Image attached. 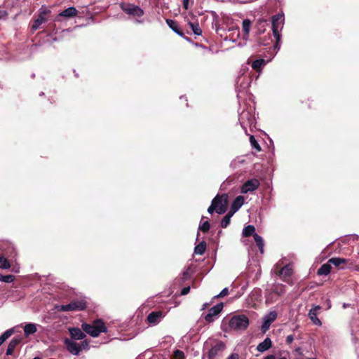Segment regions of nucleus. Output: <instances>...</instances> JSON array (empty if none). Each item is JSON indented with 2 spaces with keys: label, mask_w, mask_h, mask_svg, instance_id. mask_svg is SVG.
Returning <instances> with one entry per match:
<instances>
[{
  "label": "nucleus",
  "mask_w": 359,
  "mask_h": 359,
  "mask_svg": "<svg viewBox=\"0 0 359 359\" xmlns=\"http://www.w3.org/2000/svg\"><path fill=\"white\" fill-rule=\"evenodd\" d=\"M82 330L93 337H96L102 332H107V327L102 319L93 321L92 324L83 323Z\"/></svg>",
  "instance_id": "nucleus-1"
},
{
  "label": "nucleus",
  "mask_w": 359,
  "mask_h": 359,
  "mask_svg": "<svg viewBox=\"0 0 359 359\" xmlns=\"http://www.w3.org/2000/svg\"><path fill=\"white\" fill-rule=\"evenodd\" d=\"M229 325L235 330H244L249 325V319L243 314L234 316L230 319Z\"/></svg>",
  "instance_id": "nucleus-2"
},
{
  "label": "nucleus",
  "mask_w": 359,
  "mask_h": 359,
  "mask_svg": "<svg viewBox=\"0 0 359 359\" xmlns=\"http://www.w3.org/2000/svg\"><path fill=\"white\" fill-rule=\"evenodd\" d=\"M51 11L46 7L42 6L39 11L36 18L33 21L31 26L32 32H34L40 28L41 25L46 22L49 20V15Z\"/></svg>",
  "instance_id": "nucleus-3"
},
{
  "label": "nucleus",
  "mask_w": 359,
  "mask_h": 359,
  "mask_svg": "<svg viewBox=\"0 0 359 359\" xmlns=\"http://www.w3.org/2000/svg\"><path fill=\"white\" fill-rule=\"evenodd\" d=\"M120 7L124 13L133 16L141 17L144 15L143 10L134 4L122 3Z\"/></svg>",
  "instance_id": "nucleus-4"
},
{
  "label": "nucleus",
  "mask_w": 359,
  "mask_h": 359,
  "mask_svg": "<svg viewBox=\"0 0 359 359\" xmlns=\"http://www.w3.org/2000/svg\"><path fill=\"white\" fill-rule=\"evenodd\" d=\"M65 344L67 347V349L69 353H71L73 355H77L80 353V351L82 350V348L85 346H88V342L84 341L81 342V345L69 339H65Z\"/></svg>",
  "instance_id": "nucleus-5"
},
{
  "label": "nucleus",
  "mask_w": 359,
  "mask_h": 359,
  "mask_svg": "<svg viewBox=\"0 0 359 359\" xmlns=\"http://www.w3.org/2000/svg\"><path fill=\"white\" fill-rule=\"evenodd\" d=\"M283 21V16L280 14L275 15L272 17V31L274 37L276 39V47L278 46V42L280 40L279 28Z\"/></svg>",
  "instance_id": "nucleus-6"
},
{
  "label": "nucleus",
  "mask_w": 359,
  "mask_h": 359,
  "mask_svg": "<svg viewBox=\"0 0 359 359\" xmlns=\"http://www.w3.org/2000/svg\"><path fill=\"white\" fill-rule=\"evenodd\" d=\"M215 197H219V202L217 203V214H224L227 210L229 203V196L226 194H217Z\"/></svg>",
  "instance_id": "nucleus-7"
},
{
  "label": "nucleus",
  "mask_w": 359,
  "mask_h": 359,
  "mask_svg": "<svg viewBox=\"0 0 359 359\" xmlns=\"http://www.w3.org/2000/svg\"><path fill=\"white\" fill-rule=\"evenodd\" d=\"M259 184V181L256 178L247 180L241 187V193L247 194L248 192H252L257 189Z\"/></svg>",
  "instance_id": "nucleus-8"
},
{
  "label": "nucleus",
  "mask_w": 359,
  "mask_h": 359,
  "mask_svg": "<svg viewBox=\"0 0 359 359\" xmlns=\"http://www.w3.org/2000/svg\"><path fill=\"white\" fill-rule=\"evenodd\" d=\"M224 307L223 303H219L212 307L208 313L205 316V320L208 323H212L215 320V318L217 317L222 311Z\"/></svg>",
  "instance_id": "nucleus-9"
},
{
  "label": "nucleus",
  "mask_w": 359,
  "mask_h": 359,
  "mask_svg": "<svg viewBox=\"0 0 359 359\" xmlns=\"http://www.w3.org/2000/svg\"><path fill=\"white\" fill-rule=\"evenodd\" d=\"M277 313L276 311L269 312L264 318V322L261 327V330L263 333L269 329L271 324L276 319Z\"/></svg>",
  "instance_id": "nucleus-10"
},
{
  "label": "nucleus",
  "mask_w": 359,
  "mask_h": 359,
  "mask_svg": "<svg viewBox=\"0 0 359 359\" xmlns=\"http://www.w3.org/2000/svg\"><path fill=\"white\" fill-rule=\"evenodd\" d=\"M225 348V344L224 342L219 341L216 343L215 345L212 346V348L209 350L208 354V359H214L219 352H222Z\"/></svg>",
  "instance_id": "nucleus-11"
},
{
  "label": "nucleus",
  "mask_w": 359,
  "mask_h": 359,
  "mask_svg": "<svg viewBox=\"0 0 359 359\" xmlns=\"http://www.w3.org/2000/svg\"><path fill=\"white\" fill-rule=\"evenodd\" d=\"M68 307L69 311H83L87 307V303L83 299H76L68 304Z\"/></svg>",
  "instance_id": "nucleus-12"
},
{
  "label": "nucleus",
  "mask_w": 359,
  "mask_h": 359,
  "mask_svg": "<svg viewBox=\"0 0 359 359\" xmlns=\"http://www.w3.org/2000/svg\"><path fill=\"white\" fill-rule=\"evenodd\" d=\"M164 313L162 311H155L151 312L147 318L149 323L156 325L164 317Z\"/></svg>",
  "instance_id": "nucleus-13"
},
{
  "label": "nucleus",
  "mask_w": 359,
  "mask_h": 359,
  "mask_svg": "<svg viewBox=\"0 0 359 359\" xmlns=\"http://www.w3.org/2000/svg\"><path fill=\"white\" fill-rule=\"evenodd\" d=\"M78 14V11L75 7H69L67 9H65L62 12H60L55 18L56 21H60V18L62 17L65 18H71L76 16Z\"/></svg>",
  "instance_id": "nucleus-14"
},
{
  "label": "nucleus",
  "mask_w": 359,
  "mask_h": 359,
  "mask_svg": "<svg viewBox=\"0 0 359 359\" xmlns=\"http://www.w3.org/2000/svg\"><path fill=\"white\" fill-rule=\"evenodd\" d=\"M320 309L321 307L320 306H315L309 312V316L311 320L313 322V324L318 326L322 325L320 320L317 317L318 312L319 310H320Z\"/></svg>",
  "instance_id": "nucleus-15"
},
{
  "label": "nucleus",
  "mask_w": 359,
  "mask_h": 359,
  "mask_svg": "<svg viewBox=\"0 0 359 359\" xmlns=\"http://www.w3.org/2000/svg\"><path fill=\"white\" fill-rule=\"evenodd\" d=\"M244 201L245 198L243 196H237L233 201L229 211L234 214L243 205Z\"/></svg>",
  "instance_id": "nucleus-16"
},
{
  "label": "nucleus",
  "mask_w": 359,
  "mask_h": 359,
  "mask_svg": "<svg viewBox=\"0 0 359 359\" xmlns=\"http://www.w3.org/2000/svg\"><path fill=\"white\" fill-rule=\"evenodd\" d=\"M348 262V259L340 257H332L329 259V262L331 263V265H334V266L344 269H345V264Z\"/></svg>",
  "instance_id": "nucleus-17"
},
{
  "label": "nucleus",
  "mask_w": 359,
  "mask_h": 359,
  "mask_svg": "<svg viewBox=\"0 0 359 359\" xmlns=\"http://www.w3.org/2000/svg\"><path fill=\"white\" fill-rule=\"evenodd\" d=\"M166 23L169 26V27L172 31H174L176 34H177L178 35H180L181 36H184L183 31L180 29L178 23L175 20H173L171 19H167Z\"/></svg>",
  "instance_id": "nucleus-18"
},
{
  "label": "nucleus",
  "mask_w": 359,
  "mask_h": 359,
  "mask_svg": "<svg viewBox=\"0 0 359 359\" xmlns=\"http://www.w3.org/2000/svg\"><path fill=\"white\" fill-rule=\"evenodd\" d=\"M272 347V341L270 338L266 337L262 342L259 343L257 346L259 352L263 353Z\"/></svg>",
  "instance_id": "nucleus-19"
},
{
  "label": "nucleus",
  "mask_w": 359,
  "mask_h": 359,
  "mask_svg": "<svg viewBox=\"0 0 359 359\" xmlns=\"http://www.w3.org/2000/svg\"><path fill=\"white\" fill-rule=\"evenodd\" d=\"M69 332L73 339H83L86 337V334L78 327L69 328Z\"/></svg>",
  "instance_id": "nucleus-20"
},
{
  "label": "nucleus",
  "mask_w": 359,
  "mask_h": 359,
  "mask_svg": "<svg viewBox=\"0 0 359 359\" xmlns=\"http://www.w3.org/2000/svg\"><path fill=\"white\" fill-rule=\"evenodd\" d=\"M331 266V263H330L328 260L327 263L321 265V266L318 269L317 274L319 276L328 275L330 273L332 269Z\"/></svg>",
  "instance_id": "nucleus-21"
},
{
  "label": "nucleus",
  "mask_w": 359,
  "mask_h": 359,
  "mask_svg": "<svg viewBox=\"0 0 359 359\" xmlns=\"http://www.w3.org/2000/svg\"><path fill=\"white\" fill-rule=\"evenodd\" d=\"M265 65L266 60L263 58H261L254 60L251 64V67L256 72H260L262 71V67Z\"/></svg>",
  "instance_id": "nucleus-22"
},
{
  "label": "nucleus",
  "mask_w": 359,
  "mask_h": 359,
  "mask_svg": "<svg viewBox=\"0 0 359 359\" xmlns=\"http://www.w3.org/2000/svg\"><path fill=\"white\" fill-rule=\"evenodd\" d=\"M313 100H310L309 98L305 99L301 102L299 109L303 111H305L307 109H313L314 107L313 106Z\"/></svg>",
  "instance_id": "nucleus-23"
},
{
  "label": "nucleus",
  "mask_w": 359,
  "mask_h": 359,
  "mask_svg": "<svg viewBox=\"0 0 359 359\" xmlns=\"http://www.w3.org/2000/svg\"><path fill=\"white\" fill-rule=\"evenodd\" d=\"M279 274L283 276V280L285 281L286 278H289L292 274V269L289 265H285L279 271Z\"/></svg>",
  "instance_id": "nucleus-24"
},
{
  "label": "nucleus",
  "mask_w": 359,
  "mask_h": 359,
  "mask_svg": "<svg viewBox=\"0 0 359 359\" xmlns=\"http://www.w3.org/2000/svg\"><path fill=\"white\" fill-rule=\"evenodd\" d=\"M251 24H252V22L249 19L243 20V21L242 22V30H243V32L244 34L243 38L248 36Z\"/></svg>",
  "instance_id": "nucleus-25"
},
{
  "label": "nucleus",
  "mask_w": 359,
  "mask_h": 359,
  "mask_svg": "<svg viewBox=\"0 0 359 359\" xmlns=\"http://www.w3.org/2000/svg\"><path fill=\"white\" fill-rule=\"evenodd\" d=\"M271 292L280 296L285 292V286L280 283L276 284L273 286Z\"/></svg>",
  "instance_id": "nucleus-26"
},
{
  "label": "nucleus",
  "mask_w": 359,
  "mask_h": 359,
  "mask_svg": "<svg viewBox=\"0 0 359 359\" xmlns=\"http://www.w3.org/2000/svg\"><path fill=\"white\" fill-rule=\"evenodd\" d=\"M36 326L33 323H28L24 327V332L25 336L33 334L36 332Z\"/></svg>",
  "instance_id": "nucleus-27"
},
{
  "label": "nucleus",
  "mask_w": 359,
  "mask_h": 359,
  "mask_svg": "<svg viewBox=\"0 0 359 359\" xmlns=\"http://www.w3.org/2000/svg\"><path fill=\"white\" fill-rule=\"evenodd\" d=\"M207 244L205 241L200 242L194 248V253L196 255H202L204 254L206 249Z\"/></svg>",
  "instance_id": "nucleus-28"
},
{
  "label": "nucleus",
  "mask_w": 359,
  "mask_h": 359,
  "mask_svg": "<svg viewBox=\"0 0 359 359\" xmlns=\"http://www.w3.org/2000/svg\"><path fill=\"white\" fill-rule=\"evenodd\" d=\"M14 328L8 329L0 336V346L14 333Z\"/></svg>",
  "instance_id": "nucleus-29"
},
{
  "label": "nucleus",
  "mask_w": 359,
  "mask_h": 359,
  "mask_svg": "<svg viewBox=\"0 0 359 359\" xmlns=\"http://www.w3.org/2000/svg\"><path fill=\"white\" fill-rule=\"evenodd\" d=\"M255 228L253 225H248L243 230V235L245 237L253 236L255 233Z\"/></svg>",
  "instance_id": "nucleus-30"
},
{
  "label": "nucleus",
  "mask_w": 359,
  "mask_h": 359,
  "mask_svg": "<svg viewBox=\"0 0 359 359\" xmlns=\"http://www.w3.org/2000/svg\"><path fill=\"white\" fill-rule=\"evenodd\" d=\"M233 215L234 214L229 211L228 213L224 217L221 222V226L222 228H226L228 226V225L230 224L231 218Z\"/></svg>",
  "instance_id": "nucleus-31"
},
{
  "label": "nucleus",
  "mask_w": 359,
  "mask_h": 359,
  "mask_svg": "<svg viewBox=\"0 0 359 359\" xmlns=\"http://www.w3.org/2000/svg\"><path fill=\"white\" fill-rule=\"evenodd\" d=\"M253 237H254L255 241L257 245L258 246L260 252L262 253L263 248H264V241H263L262 238L257 233H255L253 235Z\"/></svg>",
  "instance_id": "nucleus-32"
},
{
  "label": "nucleus",
  "mask_w": 359,
  "mask_h": 359,
  "mask_svg": "<svg viewBox=\"0 0 359 359\" xmlns=\"http://www.w3.org/2000/svg\"><path fill=\"white\" fill-rule=\"evenodd\" d=\"M219 197H215L211 203L210 206L208 209V212L210 214H212L213 212H216L217 213V211H219L217 208V203L219 202Z\"/></svg>",
  "instance_id": "nucleus-33"
},
{
  "label": "nucleus",
  "mask_w": 359,
  "mask_h": 359,
  "mask_svg": "<svg viewBox=\"0 0 359 359\" xmlns=\"http://www.w3.org/2000/svg\"><path fill=\"white\" fill-rule=\"evenodd\" d=\"M250 142L253 149L256 150V151L259 152L262 151V148L260 145L259 144L258 142L255 139V137L253 135H250Z\"/></svg>",
  "instance_id": "nucleus-34"
},
{
  "label": "nucleus",
  "mask_w": 359,
  "mask_h": 359,
  "mask_svg": "<svg viewBox=\"0 0 359 359\" xmlns=\"http://www.w3.org/2000/svg\"><path fill=\"white\" fill-rule=\"evenodd\" d=\"M189 25L190 27L191 28L194 34L199 36L202 34V30L200 28L198 22H196V23L189 22Z\"/></svg>",
  "instance_id": "nucleus-35"
},
{
  "label": "nucleus",
  "mask_w": 359,
  "mask_h": 359,
  "mask_svg": "<svg viewBox=\"0 0 359 359\" xmlns=\"http://www.w3.org/2000/svg\"><path fill=\"white\" fill-rule=\"evenodd\" d=\"M11 267V264L8 259L3 255H0V269H8Z\"/></svg>",
  "instance_id": "nucleus-36"
},
{
  "label": "nucleus",
  "mask_w": 359,
  "mask_h": 359,
  "mask_svg": "<svg viewBox=\"0 0 359 359\" xmlns=\"http://www.w3.org/2000/svg\"><path fill=\"white\" fill-rule=\"evenodd\" d=\"M15 279V276L13 275H2L0 274V281L4 283H12Z\"/></svg>",
  "instance_id": "nucleus-37"
},
{
  "label": "nucleus",
  "mask_w": 359,
  "mask_h": 359,
  "mask_svg": "<svg viewBox=\"0 0 359 359\" xmlns=\"http://www.w3.org/2000/svg\"><path fill=\"white\" fill-rule=\"evenodd\" d=\"M22 339L20 337H14L9 343L8 346L13 348L14 349L15 347L20 344L22 341Z\"/></svg>",
  "instance_id": "nucleus-38"
},
{
  "label": "nucleus",
  "mask_w": 359,
  "mask_h": 359,
  "mask_svg": "<svg viewBox=\"0 0 359 359\" xmlns=\"http://www.w3.org/2000/svg\"><path fill=\"white\" fill-rule=\"evenodd\" d=\"M172 359H185L184 353L181 350L177 349L173 352Z\"/></svg>",
  "instance_id": "nucleus-39"
},
{
  "label": "nucleus",
  "mask_w": 359,
  "mask_h": 359,
  "mask_svg": "<svg viewBox=\"0 0 359 359\" xmlns=\"http://www.w3.org/2000/svg\"><path fill=\"white\" fill-rule=\"evenodd\" d=\"M192 270L191 267H188L182 273V279L183 281L189 280L192 275Z\"/></svg>",
  "instance_id": "nucleus-40"
},
{
  "label": "nucleus",
  "mask_w": 359,
  "mask_h": 359,
  "mask_svg": "<svg viewBox=\"0 0 359 359\" xmlns=\"http://www.w3.org/2000/svg\"><path fill=\"white\" fill-rule=\"evenodd\" d=\"M210 224L208 221L204 222L202 224L199 226V229L203 233H207L210 230Z\"/></svg>",
  "instance_id": "nucleus-41"
},
{
  "label": "nucleus",
  "mask_w": 359,
  "mask_h": 359,
  "mask_svg": "<svg viewBox=\"0 0 359 359\" xmlns=\"http://www.w3.org/2000/svg\"><path fill=\"white\" fill-rule=\"evenodd\" d=\"M228 294H229V289L226 287V288L223 289L219 294L215 296L214 298H222Z\"/></svg>",
  "instance_id": "nucleus-42"
},
{
  "label": "nucleus",
  "mask_w": 359,
  "mask_h": 359,
  "mask_svg": "<svg viewBox=\"0 0 359 359\" xmlns=\"http://www.w3.org/2000/svg\"><path fill=\"white\" fill-rule=\"evenodd\" d=\"M56 309L58 311H61V312L69 311L68 304L57 306Z\"/></svg>",
  "instance_id": "nucleus-43"
},
{
  "label": "nucleus",
  "mask_w": 359,
  "mask_h": 359,
  "mask_svg": "<svg viewBox=\"0 0 359 359\" xmlns=\"http://www.w3.org/2000/svg\"><path fill=\"white\" fill-rule=\"evenodd\" d=\"M189 292H190V287H189V286L184 287H183V288H182V290H181V294H182V295H186V294H187Z\"/></svg>",
  "instance_id": "nucleus-44"
},
{
  "label": "nucleus",
  "mask_w": 359,
  "mask_h": 359,
  "mask_svg": "<svg viewBox=\"0 0 359 359\" xmlns=\"http://www.w3.org/2000/svg\"><path fill=\"white\" fill-rule=\"evenodd\" d=\"M293 341H294V335L290 334L286 337L285 341H286L287 344H290Z\"/></svg>",
  "instance_id": "nucleus-45"
},
{
  "label": "nucleus",
  "mask_w": 359,
  "mask_h": 359,
  "mask_svg": "<svg viewBox=\"0 0 359 359\" xmlns=\"http://www.w3.org/2000/svg\"><path fill=\"white\" fill-rule=\"evenodd\" d=\"M14 350L15 349L13 348H11V347L8 346L6 354L7 355H12L13 353Z\"/></svg>",
  "instance_id": "nucleus-46"
},
{
  "label": "nucleus",
  "mask_w": 359,
  "mask_h": 359,
  "mask_svg": "<svg viewBox=\"0 0 359 359\" xmlns=\"http://www.w3.org/2000/svg\"><path fill=\"white\" fill-rule=\"evenodd\" d=\"M226 359H239V355L238 353H231Z\"/></svg>",
  "instance_id": "nucleus-47"
},
{
  "label": "nucleus",
  "mask_w": 359,
  "mask_h": 359,
  "mask_svg": "<svg viewBox=\"0 0 359 359\" xmlns=\"http://www.w3.org/2000/svg\"><path fill=\"white\" fill-rule=\"evenodd\" d=\"M8 15V13L4 10H0V19H2Z\"/></svg>",
  "instance_id": "nucleus-48"
},
{
  "label": "nucleus",
  "mask_w": 359,
  "mask_h": 359,
  "mask_svg": "<svg viewBox=\"0 0 359 359\" xmlns=\"http://www.w3.org/2000/svg\"><path fill=\"white\" fill-rule=\"evenodd\" d=\"M189 0H183V8L185 10L189 9Z\"/></svg>",
  "instance_id": "nucleus-49"
},
{
  "label": "nucleus",
  "mask_w": 359,
  "mask_h": 359,
  "mask_svg": "<svg viewBox=\"0 0 359 359\" xmlns=\"http://www.w3.org/2000/svg\"><path fill=\"white\" fill-rule=\"evenodd\" d=\"M264 359H276V357L274 355H269L264 358Z\"/></svg>",
  "instance_id": "nucleus-50"
},
{
  "label": "nucleus",
  "mask_w": 359,
  "mask_h": 359,
  "mask_svg": "<svg viewBox=\"0 0 359 359\" xmlns=\"http://www.w3.org/2000/svg\"><path fill=\"white\" fill-rule=\"evenodd\" d=\"M208 306V304H207V303H206V304H205L203 305V308H206Z\"/></svg>",
  "instance_id": "nucleus-51"
},
{
  "label": "nucleus",
  "mask_w": 359,
  "mask_h": 359,
  "mask_svg": "<svg viewBox=\"0 0 359 359\" xmlns=\"http://www.w3.org/2000/svg\"><path fill=\"white\" fill-rule=\"evenodd\" d=\"M33 359H41V358H39V357H35V358H34Z\"/></svg>",
  "instance_id": "nucleus-52"
},
{
  "label": "nucleus",
  "mask_w": 359,
  "mask_h": 359,
  "mask_svg": "<svg viewBox=\"0 0 359 359\" xmlns=\"http://www.w3.org/2000/svg\"><path fill=\"white\" fill-rule=\"evenodd\" d=\"M264 46H266L268 43H262Z\"/></svg>",
  "instance_id": "nucleus-53"
},
{
  "label": "nucleus",
  "mask_w": 359,
  "mask_h": 359,
  "mask_svg": "<svg viewBox=\"0 0 359 359\" xmlns=\"http://www.w3.org/2000/svg\"><path fill=\"white\" fill-rule=\"evenodd\" d=\"M279 359H286L285 357L280 358Z\"/></svg>",
  "instance_id": "nucleus-54"
}]
</instances>
